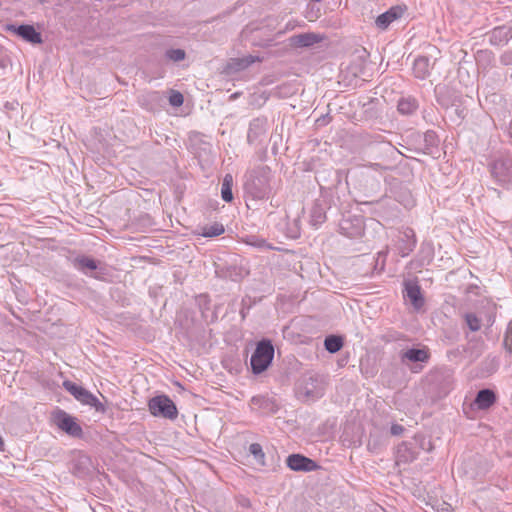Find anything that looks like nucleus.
<instances>
[{"mask_svg": "<svg viewBox=\"0 0 512 512\" xmlns=\"http://www.w3.org/2000/svg\"><path fill=\"white\" fill-rule=\"evenodd\" d=\"M405 431V427L397 423L392 424L390 428V433L392 436H401Z\"/></svg>", "mask_w": 512, "mask_h": 512, "instance_id": "nucleus-39", "label": "nucleus"}, {"mask_svg": "<svg viewBox=\"0 0 512 512\" xmlns=\"http://www.w3.org/2000/svg\"><path fill=\"white\" fill-rule=\"evenodd\" d=\"M363 205L368 206L370 213L383 221L389 222L398 217V206L389 197H383L376 201H365Z\"/></svg>", "mask_w": 512, "mask_h": 512, "instance_id": "nucleus-6", "label": "nucleus"}, {"mask_svg": "<svg viewBox=\"0 0 512 512\" xmlns=\"http://www.w3.org/2000/svg\"><path fill=\"white\" fill-rule=\"evenodd\" d=\"M244 242L247 245L259 248V249H267L272 250L274 247L269 244L264 238L256 236V235H249L244 238Z\"/></svg>", "mask_w": 512, "mask_h": 512, "instance_id": "nucleus-30", "label": "nucleus"}, {"mask_svg": "<svg viewBox=\"0 0 512 512\" xmlns=\"http://www.w3.org/2000/svg\"><path fill=\"white\" fill-rule=\"evenodd\" d=\"M413 73L418 79H426L430 74V60L427 56H418L413 63Z\"/></svg>", "mask_w": 512, "mask_h": 512, "instance_id": "nucleus-23", "label": "nucleus"}, {"mask_svg": "<svg viewBox=\"0 0 512 512\" xmlns=\"http://www.w3.org/2000/svg\"><path fill=\"white\" fill-rule=\"evenodd\" d=\"M415 459V453L406 442H402L397 448V462L408 463Z\"/></svg>", "mask_w": 512, "mask_h": 512, "instance_id": "nucleus-29", "label": "nucleus"}, {"mask_svg": "<svg viewBox=\"0 0 512 512\" xmlns=\"http://www.w3.org/2000/svg\"><path fill=\"white\" fill-rule=\"evenodd\" d=\"M401 363L408 367L412 373H420L423 363L430 359V351L426 346L412 347L402 350L399 354Z\"/></svg>", "mask_w": 512, "mask_h": 512, "instance_id": "nucleus-4", "label": "nucleus"}, {"mask_svg": "<svg viewBox=\"0 0 512 512\" xmlns=\"http://www.w3.org/2000/svg\"><path fill=\"white\" fill-rule=\"evenodd\" d=\"M504 345L512 353V325H509L504 338Z\"/></svg>", "mask_w": 512, "mask_h": 512, "instance_id": "nucleus-38", "label": "nucleus"}, {"mask_svg": "<svg viewBox=\"0 0 512 512\" xmlns=\"http://www.w3.org/2000/svg\"><path fill=\"white\" fill-rule=\"evenodd\" d=\"M321 41L322 37L312 32L292 35L288 38L289 46L292 48H309Z\"/></svg>", "mask_w": 512, "mask_h": 512, "instance_id": "nucleus-18", "label": "nucleus"}, {"mask_svg": "<svg viewBox=\"0 0 512 512\" xmlns=\"http://www.w3.org/2000/svg\"><path fill=\"white\" fill-rule=\"evenodd\" d=\"M286 465L292 471L311 472L318 468L317 463L302 454H291L286 458Z\"/></svg>", "mask_w": 512, "mask_h": 512, "instance_id": "nucleus-14", "label": "nucleus"}, {"mask_svg": "<svg viewBox=\"0 0 512 512\" xmlns=\"http://www.w3.org/2000/svg\"><path fill=\"white\" fill-rule=\"evenodd\" d=\"M363 231L364 225L360 218L347 217L343 218L339 223V232L350 239L360 237Z\"/></svg>", "mask_w": 512, "mask_h": 512, "instance_id": "nucleus-15", "label": "nucleus"}, {"mask_svg": "<svg viewBox=\"0 0 512 512\" xmlns=\"http://www.w3.org/2000/svg\"><path fill=\"white\" fill-rule=\"evenodd\" d=\"M402 338H404V336L403 335H399L398 337L394 338V340H399V339H402Z\"/></svg>", "mask_w": 512, "mask_h": 512, "instance_id": "nucleus-44", "label": "nucleus"}, {"mask_svg": "<svg viewBox=\"0 0 512 512\" xmlns=\"http://www.w3.org/2000/svg\"><path fill=\"white\" fill-rule=\"evenodd\" d=\"M424 143L427 149L437 147L439 139L435 131L428 130L424 133Z\"/></svg>", "mask_w": 512, "mask_h": 512, "instance_id": "nucleus-32", "label": "nucleus"}, {"mask_svg": "<svg viewBox=\"0 0 512 512\" xmlns=\"http://www.w3.org/2000/svg\"><path fill=\"white\" fill-rule=\"evenodd\" d=\"M148 409L155 417L175 420L178 416V409L175 403L165 394L152 397L148 401Z\"/></svg>", "mask_w": 512, "mask_h": 512, "instance_id": "nucleus-5", "label": "nucleus"}, {"mask_svg": "<svg viewBox=\"0 0 512 512\" xmlns=\"http://www.w3.org/2000/svg\"><path fill=\"white\" fill-rule=\"evenodd\" d=\"M166 57L173 61V62H179L185 59L186 53L183 49H169L166 51Z\"/></svg>", "mask_w": 512, "mask_h": 512, "instance_id": "nucleus-34", "label": "nucleus"}, {"mask_svg": "<svg viewBox=\"0 0 512 512\" xmlns=\"http://www.w3.org/2000/svg\"><path fill=\"white\" fill-rule=\"evenodd\" d=\"M53 423L67 435L73 438H82L83 429L77 419L62 409H57L52 414Z\"/></svg>", "mask_w": 512, "mask_h": 512, "instance_id": "nucleus-7", "label": "nucleus"}, {"mask_svg": "<svg viewBox=\"0 0 512 512\" xmlns=\"http://www.w3.org/2000/svg\"><path fill=\"white\" fill-rule=\"evenodd\" d=\"M169 102L174 107H179L184 102V97L180 92H173L169 97Z\"/></svg>", "mask_w": 512, "mask_h": 512, "instance_id": "nucleus-36", "label": "nucleus"}, {"mask_svg": "<svg viewBox=\"0 0 512 512\" xmlns=\"http://www.w3.org/2000/svg\"><path fill=\"white\" fill-rule=\"evenodd\" d=\"M233 177L231 174H226L223 178L221 185V197L223 201L230 203L234 199L233 192Z\"/></svg>", "mask_w": 512, "mask_h": 512, "instance_id": "nucleus-27", "label": "nucleus"}, {"mask_svg": "<svg viewBox=\"0 0 512 512\" xmlns=\"http://www.w3.org/2000/svg\"><path fill=\"white\" fill-rule=\"evenodd\" d=\"M225 232V228L222 223L214 222L211 225L201 226L197 229V234L205 238H213L220 236Z\"/></svg>", "mask_w": 512, "mask_h": 512, "instance_id": "nucleus-26", "label": "nucleus"}, {"mask_svg": "<svg viewBox=\"0 0 512 512\" xmlns=\"http://www.w3.org/2000/svg\"><path fill=\"white\" fill-rule=\"evenodd\" d=\"M496 394L493 390L485 388L477 392L474 404L478 409H489L496 402Z\"/></svg>", "mask_w": 512, "mask_h": 512, "instance_id": "nucleus-21", "label": "nucleus"}, {"mask_svg": "<svg viewBox=\"0 0 512 512\" xmlns=\"http://www.w3.org/2000/svg\"><path fill=\"white\" fill-rule=\"evenodd\" d=\"M68 261L71 263L73 268L84 275L95 277L94 272L98 269L99 262L92 257L84 254H77L69 256Z\"/></svg>", "mask_w": 512, "mask_h": 512, "instance_id": "nucleus-13", "label": "nucleus"}, {"mask_svg": "<svg viewBox=\"0 0 512 512\" xmlns=\"http://www.w3.org/2000/svg\"><path fill=\"white\" fill-rule=\"evenodd\" d=\"M427 382L431 389L436 390L437 397H443L451 389L452 374L448 369H437L428 375Z\"/></svg>", "mask_w": 512, "mask_h": 512, "instance_id": "nucleus-9", "label": "nucleus"}, {"mask_svg": "<svg viewBox=\"0 0 512 512\" xmlns=\"http://www.w3.org/2000/svg\"><path fill=\"white\" fill-rule=\"evenodd\" d=\"M90 458L85 454H79L71 464V472L73 475L84 478L90 472Z\"/></svg>", "mask_w": 512, "mask_h": 512, "instance_id": "nucleus-20", "label": "nucleus"}, {"mask_svg": "<svg viewBox=\"0 0 512 512\" xmlns=\"http://www.w3.org/2000/svg\"><path fill=\"white\" fill-rule=\"evenodd\" d=\"M503 63L508 65V64H512V52H508L506 53L503 58Z\"/></svg>", "mask_w": 512, "mask_h": 512, "instance_id": "nucleus-40", "label": "nucleus"}, {"mask_svg": "<svg viewBox=\"0 0 512 512\" xmlns=\"http://www.w3.org/2000/svg\"><path fill=\"white\" fill-rule=\"evenodd\" d=\"M326 221L325 207L319 202H315L310 212V224L318 228Z\"/></svg>", "mask_w": 512, "mask_h": 512, "instance_id": "nucleus-25", "label": "nucleus"}, {"mask_svg": "<svg viewBox=\"0 0 512 512\" xmlns=\"http://www.w3.org/2000/svg\"><path fill=\"white\" fill-rule=\"evenodd\" d=\"M249 453L254 457L257 464L265 466V453L259 443L250 444Z\"/></svg>", "mask_w": 512, "mask_h": 512, "instance_id": "nucleus-31", "label": "nucleus"}, {"mask_svg": "<svg viewBox=\"0 0 512 512\" xmlns=\"http://www.w3.org/2000/svg\"><path fill=\"white\" fill-rule=\"evenodd\" d=\"M512 37L510 28H507L506 26H498L495 27L490 33H489V41L492 45H504L506 44L509 39Z\"/></svg>", "mask_w": 512, "mask_h": 512, "instance_id": "nucleus-22", "label": "nucleus"}, {"mask_svg": "<svg viewBox=\"0 0 512 512\" xmlns=\"http://www.w3.org/2000/svg\"><path fill=\"white\" fill-rule=\"evenodd\" d=\"M4 450V441L3 439L0 437V451H3Z\"/></svg>", "mask_w": 512, "mask_h": 512, "instance_id": "nucleus-43", "label": "nucleus"}, {"mask_svg": "<svg viewBox=\"0 0 512 512\" xmlns=\"http://www.w3.org/2000/svg\"><path fill=\"white\" fill-rule=\"evenodd\" d=\"M260 59L258 57L249 55L245 56L243 58L238 59V67L239 69H246L256 61H259Z\"/></svg>", "mask_w": 512, "mask_h": 512, "instance_id": "nucleus-35", "label": "nucleus"}, {"mask_svg": "<svg viewBox=\"0 0 512 512\" xmlns=\"http://www.w3.org/2000/svg\"><path fill=\"white\" fill-rule=\"evenodd\" d=\"M417 239L412 228H405L399 237L397 249L401 257L408 256L416 247Z\"/></svg>", "mask_w": 512, "mask_h": 512, "instance_id": "nucleus-17", "label": "nucleus"}, {"mask_svg": "<svg viewBox=\"0 0 512 512\" xmlns=\"http://www.w3.org/2000/svg\"><path fill=\"white\" fill-rule=\"evenodd\" d=\"M465 321L469 329L473 332L478 331L481 327L480 319L473 313H467L465 315Z\"/></svg>", "mask_w": 512, "mask_h": 512, "instance_id": "nucleus-33", "label": "nucleus"}, {"mask_svg": "<svg viewBox=\"0 0 512 512\" xmlns=\"http://www.w3.org/2000/svg\"><path fill=\"white\" fill-rule=\"evenodd\" d=\"M404 11L405 9L401 6H393L384 13L380 14L376 18L375 24L379 29L385 30L393 21L401 18L404 14Z\"/></svg>", "mask_w": 512, "mask_h": 512, "instance_id": "nucleus-19", "label": "nucleus"}, {"mask_svg": "<svg viewBox=\"0 0 512 512\" xmlns=\"http://www.w3.org/2000/svg\"><path fill=\"white\" fill-rule=\"evenodd\" d=\"M6 30L12 32L18 37L22 38L26 42L31 44H41L43 42L42 35L38 32L33 25L29 24H9L6 26Z\"/></svg>", "mask_w": 512, "mask_h": 512, "instance_id": "nucleus-12", "label": "nucleus"}, {"mask_svg": "<svg viewBox=\"0 0 512 512\" xmlns=\"http://www.w3.org/2000/svg\"><path fill=\"white\" fill-rule=\"evenodd\" d=\"M419 107V103L416 98L412 96L401 97L398 100L397 109L402 115H412Z\"/></svg>", "mask_w": 512, "mask_h": 512, "instance_id": "nucleus-24", "label": "nucleus"}, {"mask_svg": "<svg viewBox=\"0 0 512 512\" xmlns=\"http://www.w3.org/2000/svg\"><path fill=\"white\" fill-rule=\"evenodd\" d=\"M367 447L370 451L377 453L381 447V442L378 438L370 435V438L367 443Z\"/></svg>", "mask_w": 512, "mask_h": 512, "instance_id": "nucleus-37", "label": "nucleus"}, {"mask_svg": "<svg viewBox=\"0 0 512 512\" xmlns=\"http://www.w3.org/2000/svg\"><path fill=\"white\" fill-rule=\"evenodd\" d=\"M9 63H10V60L8 57H0V68L1 69H5Z\"/></svg>", "mask_w": 512, "mask_h": 512, "instance_id": "nucleus-41", "label": "nucleus"}, {"mask_svg": "<svg viewBox=\"0 0 512 512\" xmlns=\"http://www.w3.org/2000/svg\"><path fill=\"white\" fill-rule=\"evenodd\" d=\"M294 222H295V229H293V230L291 229V236L293 238H297L299 235V229L297 227L298 220H295Z\"/></svg>", "mask_w": 512, "mask_h": 512, "instance_id": "nucleus-42", "label": "nucleus"}, {"mask_svg": "<svg viewBox=\"0 0 512 512\" xmlns=\"http://www.w3.org/2000/svg\"><path fill=\"white\" fill-rule=\"evenodd\" d=\"M268 120L266 117H257L250 121L247 131V142L250 145H260L266 139Z\"/></svg>", "mask_w": 512, "mask_h": 512, "instance_id": "nucleus-11", "label": "nucleus"}, {"mask_svg": "<svg viewBox=\"0 0 512 512\" xmlns=\"http://www.w3.org/2000/svg\"><path fill=\"white\" fill-rule=\"evenodd\" d=\"M491 174L499 185L508 188L512 185V160L510 158L495 160L491 165Z\"/></svg>", "mask_w": 512, "mask_h": 512, "instance_id": "nucleus-10", "label": "nucleus"}, {"mask_svg": "<svg viewBox=\"0 0 512 512\" xmlns=\"http://www.w3.org/2000/svg\"><path fill=\"white\" fill-rule=\"evenodd\" d=\"M63 387L82 404L95 408L97 412H105V406L97 399L96 396H94L84 387L69 380H65L63 382Z\"/></svg>", "mask_w": 512, "mask_h": 512, "instance_id": "nucleus-8", "label": "nucleus"}, {"mask_svg": "<svg viewBox=\"0 0 512 512\" xmlns=\"http://www.w3.org/2000/svg\"><path fill=\"white\" fill-rule=\"evenodd\" d=\"M343 338L339 335H328L324 340V347L329 353H337L343 347Z\"/></svg>", "mask_w": 512, "mask_h": 512, "instance_id": "nucleus-28", "label": "nucleus"}, {"mask_svg": "<svg viewBox=\"0 0 512 512\" xmlns=\"http://www.w3.org/2000/svg\"><path fill=\"white\" fill-rule=\"evenodd\" d=\"M272 175L268 166H258L245 174L244 191L254 200L268 199L272 193Z\"/></svg>", "mask_w": 512, "mask_h": 512, "instance_id": "nucleus-1", "label": "nucleus"}, {"mask_svg": "<svg viewBox=\"0 0 512 512\" xmlns=\"http://www.w3.org/2000/svg\"><path fill=\"white\" fill-rule=\"evenodd\" d=\"M274 346L269 339H262L256 344V348L250 358L251 371L259 375L266 371L274 358Z\"/></svg>", "mask_w": 512, "mask_h": 512, "instance_id": "nucleus-3", "label": "nucleus"}, {"mask_svg": "<svg viewBox=\"0 0 512 512\" xmlns=\"http://www.w3.org/2000/svg\"><path fill=\"white\" fill-rule=\"evenodd\" d=\"M324 383L318 375H304L296 384L295 394L302 402H314L324 395Z\"/></svg>", "mask_w": 512, "mask_h": 512, "instance_id": "nucleus-2", "label": "nucleus"}, {"mask_svg": "<svg viewBox=\"0 0 512 512\" xmlns=\"http://www.w3.org/2000/svg\"><path fill=\"white\" fill-rule=\"evenodd\" d=\"M403 295L404 298L411 302L414 309L419 310L423 307L425 301L421 292V287L417 282L405 281Z\"/></svg>", "mask_w": 512, "mask_h": 512, "instance_id": "nucleus-16", "label": "nucleus"}]
</instances>
